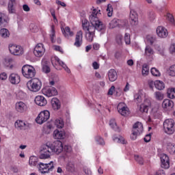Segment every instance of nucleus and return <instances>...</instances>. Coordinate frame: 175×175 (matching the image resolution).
<instances>
[{"mask_svg":"<svg viewBox=\"0 0 175 175\" xmlns=\"http://www.w3.org/2000/svg\"><path fill=\"white\" fill-rule=\"evenodd\" d=\"M82 28L83 31L85 32V39L88 42L90 43L94 42V38H95V30L98 31H103L104 29L95 27L94 25H90V23L86 20L82 21Z\"/></svg>","mask_w":175,"mask_h":175,"instance_id":"1","label":"nucleus"},{"mask_svg":"<svg viewBox=\"0 0 175 175\" xmlns=\"http://www.w3.org/2000/svg\"><path fill=\"white\" fill-rule=\"evenodd\" d=\"M100 12V10H98L96 8H94L92 12L91 15L89 16V21L90 22V24L92 25H94L95 27H96L98 29H100V28H103L105 29V26L103 25V23L99 20V18H98V14Z\"/></svg>","mask_w":175,"mask_h":175,"instance_id":"2","label":"nucleus"},{"mask_svg":"<svg viewBox=\"0 0 175 175\" xmlns=\"http://www.w3.org/2000/svg\"><path fill=\"white\" fill-rule=\"evenodd\" d=\"M27 87L29 91L38 92L42 88V81L38 78L32 79L27 83Z\"/></svg>","mask_w":175,"mask_h":175,"instance_id":"3","label":"nucleus"},{"mask_svg":"<svg viewBox=\"0 0 175 175\" xmlns=\"http://www.w3.org/2000/svg\"><path fill=\"white\" fill-rule=\"evenodd\" d=\"M22 75H23L24 77H26V79H32L35 77L36 70H35V68L32 66L25 65L22 68Z\"/></svg>","mask_w":175,"mask_h":175,"instance_id":"4","label":"nucleus"},{"mask_svg":"<svg viewBox=\"0 0 175 175\" xmlns=\"http://www.w3.org/2000/svg\"><path fill=\"white\" fill-rule=\"evenodd\" d=\"M175 122L173 119H166L163 122L164 131L167 135H173L174 133Z\"/></svg>","mask_w":175,"mask_h":175,"instance_id":"5","label":"nucleus"},{"mask_svg":"<svg viewBox=\"0 0 175 175\" xmlns=\"http://www.w3.org/2000/svg\"><path fill=\"white\" fill-rule=\"evenodd\" d=\"M143 124L140 122H136L133 127V133L131 135V138L132 140H136L137 139V136L139 135H142L143 133Z\"/></svg>","mask_w":175,"mask_h":175,"instance_id":"6","label":"nucleus"},{"mask_svg":"<svg viewBox=\"0 0 175 175\" xmlns=\"http://www.w3.org/2000/svg\"><path fill=\"white\" fill-rule=\"evenodd\" d=\"M38 169L42 174L50 173L54 169V163L53 161H51L49 163H40Z\"/></svg>","mask_w":175,"mask_h":175,"instance_id":"7","label":"nucleus"},{"mask_svg":"<svg viewBox=\"0 0 175 175\" xmlns=\"http://www.w3.org/2000/svg\"><path fill=\"white\" fill-rule=\"evenodd\" d=\"M50 118V111L48 110H45L43 111H41L38 117L36 119V121L37 124H40V125H42V124H44L46 121H47Z\"/></svg>","mask_w":175,"mask_h":175,"instance_id":"8","label":"nucleus"},{"mask_svg":"<svg viewBox=\"0 0 175 175\" xmlns=\"http://www.w3.org/2000/svg\"><path fill=\"white\" fill-rule=\"evenodd\" d=\"M8 48L10 53L13 55H23L24 54V49L20 45L10 44Z\"/></svg>","mask_w":175,"mask_h":175,"instance_id":"9","label":"nucleus"},{"mask_svg":"<svg viewBox=\"0 0 175 175\" xmlns=\"http://www.w3.org/2000/svg\"><path fill=\"white\" fill-rule=\"evenodd\" d=\"M53 152L49 145H44L40 151V159H49L51 157Z\"/></svg>","mask_w":175,"mask_h":175,"instance_id":"10","label":"nucleus"},{"mask_svg":"<svg viewBox=\"0 0 175 175\" xmlns=\"http://www.w3.org/2000/svg\"><path fill=\"white\" fill-rule=\"evenodd\" d=\"M49 148L51 149L52 153L55 152V154H61L64 150V146L61 141H56L54 142V144L49 145Z\"/></svg>","mask_w":175,"mask_h":175,"instance_id":"11","label":"nucleus"},{"mask_svg":"<svg viewBox=\"0 0 175 175\" xmlns=\"http://www.w3.org/2000/svg\"><path fill=\"white\" fill-rule=\"evenodd\" d=\"M51 63L53 66H55V65H59V66H62V68H63V69H64V70L67 73H70V69H69V68H68V66H66V64L64 62L61 61V59H59L58 57L55 56L52 57Z\"/></svg>","mask_w":175,"mask_h":175,"instance_id":"12","label":"nucleus"},{"mask_svg":"<svg viewBox=\"0 0 175 175\" xmlns=\"http://www.w3.org/2000/svg\"><path fill=\"white\" fill-rule=\"evenodd\" d=\"M42 94H44L45 96L50 98L51 96H55L58 95V91L54 87H46L42 89Z\"/></svg>","mask_w":175,"mask_h":175,"instance_id":"13","label":"nucleus"},{"mask_svg":"<svg viewBox=\"0 0 175 175\" xmlns=\"http://www.w3.org/2000/svg\"><path fill=\"white\" fill-rule=\"evenodd\" d=\"M118 111L124 117H126V116L129 115V108L126 106V105L124 103H120L118 105Z\"/></svg>","mask_w":175,"mask_h":175,"instance_id":"14","label":"nucleus"},{"mask_svg":"<svg viewBox=\"0 0 175 175\" xmlns=\"http://www.w3.org/2000/svg\"><path fill=\"white\" fill-rule=\"evenodd\" d=\"M160 159L161 162V166L163 169H169L170 167V161L166 154H161Z\"/></svg>","mask_w":175,"mask_h":175,"instance_id":"15","label":"nucleus"},{"mask_svg":"<svg viewBox=\"0 0 175 175\" xmlns=\"http://www.w3.org/2000/svg\"><path fill=\"white\" fill-rule=\"evenodd\" d=\"M44 47L43 46V44H38L33 50V54L36 57H38V58L40 57H42V55L44 54Z\"/></svg>","mask_w":175,"mask_h":175,"instance_id":"16","label":"nucleus"},{"mask_svg":"<svg viewBox=\"0 0 175 175\" xmlns=\"http://www.w3.org/2000/svg\"><path fill=\"white\" fill-rule=\"evenodd\" d=\"M28 109L27 104L23 101H18L15 104V110L18 113H25V111Z\"/></svg>","mask_w":175,"mask_h":175,"instance_id":"17","label":"nucleus"},{"mask_svg":"<svg viewBox=\"0 0 175 175\" xmlns=\"http://www.w3.org/2000/svg\"><path fill=\"white\" fill-rule=\"evenodd\" d=\"M81 44H83V31L80 30L77 32L75 36L74 46H75V47H81Z\"/></svg>","mask_w":175,"mask_h":175,"instance_id":"18","label":"nucleus"},{"mask_svg":"<svg viewBox=\"0 0 175 175\" xmlns=\"http://www.w3.org/2000/svg\"><path fill=\"white\" fill-rule=\"evenodd\" d=\"M29 126V124L25 123L23 120H16L15 122V128L19 131H25Z\"/></svg>","mask_w":175,"mask_h":175,"instance_id":"19","label":"nucleus"},{"mask_svg":"<svg viewBox=\"0 0 175 175\" xmlns=\"http://www.w3.org/2000/svg\"><path fill=\"white\" fill-rule=\"evenodd\" d=\"M149 106H151V101L149 99H146L144 103L139 106V111L141 113H148Z\"/></svg>","mask_w":175,"mask_h":175,"instance_id":"20","label":"nucleus"},{"mask_svg":"<svg viewBox=\"0 0 175 175\" xmlns=\"http://www.w3.org/2000/svg\"><path fill=\"white\" fill-rule=\"evenodd\" d=\"M156 32L159 38H166L168 35L167 29L162 26H159Z\"/></svg>","mask_w":175,"mask_h":175,"instance_id":"21","label":"nucleus"},{"mask_svg":"<svg viewBox=\"0 0 175 175\" xmlns=\"http://www.w3.org/2000/svg\"><path fill=\"white\" fill-rule=\"evenodd\" d=\"M34 102L38 106H46L47 105V100L43 96H37L35 98Z\"/></svg>","mask_w":175,"mask_h":175,"instance_id":"22","label":"nucleus"},{"mask_svg":"<svg viewBox=\"0 0 175 175\" xmlns=\"http://www.w3.org/2000/svg\"><path fill=\"white\" fill-rule=\"evenodd\" d=\"M130 19L131 20V23L133 25H137L138 15H137V12H136L135 10H130Z\"/></svg>","mask_w":175,"mask_h":175,"instance_id":"23","label":"nucleus"},{"mask_svg":"<svg viewBox=\"0 0 175 175\" xmlns=\"http://www.w3.org/2000/svg\"><path fill=\"white\" fill-rule=\"evenodd\" d=\"M118 77V75H117V71L114 69H110L108 71V79L109 81H116Z\"/></svg>","mask_w":175,"mask_h":175,"instance_id":"24","label":"nucleus"},{"mask_svg":"<svg viewBox=\"0 0 175 175\" xmlns=\"http://www.w3.org/2000/svg\"><path fill=\"white\" fill-rule=\"evenodd\" d=\"M9 80L11 84H18V83L21 81L20 76L14 73L10 75Z\"/></svg>","mask_w":175,"mask_h":175,"instance_id":"25","label":"nucleus"},{"mask_svg":"<svg viewBox=\"0 0 175 175\" xmlns=\"http://www.w3.org/2000/svg\"><path fill=\"white\" fill-rule=\"evenodd\" d=\"M52 109L54 110H59L61 109V102L57 98H53L51 100Z\"/></svg>","mask_w":175,"mask_h":175,"instance_id":"26","label":"nucleus"},{"mask_svg":"<svg viewBox=\"0 0 175 175\" xmlns=\"http://www.w3.org/2000/svg\"><path fill=\"white\" fill-rule=\"evenodd\" d=\"M174 106V103L172 100L170 99H165L162 103V107L165 109L166 110H170Z\"/></svg>","mask_w":175,"mask_h":175,"instance_id":"27","label":"nucleus"},{"mask_svg":"<svg viewBox=\"0 0 175 175\" xmlns=\"http://www.w3.org/2000/svg\"><path fill=\"white\" fill-rule=\"evenodd\" d=\"M62 31L66 39H69V38H72L75 35V33L70 30V27H66L64 29H62Z\"/></svg>","mask_w":175,"mask_h":175,"instance_id":"28","label":"nucleus"},{"mask_svg":"<svg viewBox=\"0 0 175 175\" xmlns=\"http://www.w3.org/2000/svg\"><path fill=\"white\" fill-rule=\"evenodd\" d=\"M53 137L56 139H65V131H59L58 130H55L53 132Z\"/></svg>","mask_w":175,"mask_h":175,"instance_id":"29","label":"nucleus"},{"mask_svg":"<svg viewBox=\"0 0 175 175\" xmlns=\"http://www.w3.org/2000/svg\"><path fill=\"white\" fill-rule=\"evenodd\" d=\"M14 5H16V0H10L8 2V12L11 14L13 13H16V8H14Z\"/></svg>","mask_w":175,"mask_h":175,"instance_id":"30","label":"nucleus"},{"mask_svg":"<svg viewBox=\"0 0 175 175\" xmlns=\"http://www.w3.org/2000/svg\"><path fill=\"white\" fill-rule=\"evenodd\" d=\"M0 35L3 39H8L10 36V32L8 29H1L0 30Z\"/></svg>","mask_w":175,"mask_h":175,"instance_id":"31","label":"nucleus"},{"mask_svg":"<svg viewBox=\"0 0 175 175\" xmlns=\"http://www.w3.org/2000/svg\"><path fill=\"white\" fill-rule=\"evenodd\" d=\"M66 170L67 172H70V173H75V172H76L75 163L72 161H69L66 165Z\"/></svg>","mask_w":175,"mask_h":175,"instance_id":"32","label":"nucleus"},{"mask_svg":"<svg viewBox=\"0 0 175 175\" xmlns=\"http://www.w3.org/2000/svg\"><path fill=\"white\" fill-rule=\"evenodd\" d=\"M167 150L170 154H174L175 153V144L171 142L167 143Z\"/></svg>","mask_w":175,"mask_h":175,"instance_id":"33","label":"nucleus"},{"mask_svg":"<svg viewBox=\"0 0 175 175\" xmlns=\"http://www.w3.org/2000/svg\"><path fill=\"white\" fill-rule=\"evenodd\" d=\"M38 162H39V159L35 156H31L29 158V163L30 166H36L38 165Z\"/></svg>","mask_w":175,"mask_h":175,"instance_id":"34","label":"nucleus"},{"mask_svg":"<svg viewBox=\"0 0 175 175\" xmlns=\"http://www.w3.org/2000/svg\"><path fill=\"white\" fill-rule=\"evenodd\" d=\"M154 86L157 90L161 91L165 88V83L161 81H154Z\"/></svg>","mask_w":175,"mask_h":175,"instance_id":"35","label":"nucleus"},{"mask_svg":"<svg viewBox=\"0 0 175 175\" xmlns=\"http://www.w3.org/2000/svg\"><path fill=\"white\" fill-rule=\"evenodd\" d=\"M109 125L112 129L116 131V132H120V129H118V126H117V123L116 122V120L112 119L109 122Z\"/></svg>","mask_w":175,"mask_h":175,"instance_id":"36","label":"nucleus"},{"mask_svg":"<svg viewBox=\"0 0 175 175\" xmlns=\"http://www.w3.org/2000/svg\"><path fill=\"white\" fill-rule=\"evenodd\" d=\"M145 54L147 57H151V55H154V50L150 46H146L145 49Z\"/></svg>","mask_w":175,"mask_h":175,"instance_id":"37","label":"nucleus"},{"mask_svg":"<svg viewBox=\"0 0 175 175\" xmlns=\"http://www.w3.org/2000/svg\"><path fill=\"white\" fill-rule=\"evenodd\" d=\"M142 92H143V90H140L138 91L137 93L134 94L135 100H137V102H139V103H140V102H142Z\"/></svg>","mask_w":175,"mask_h":175,"instance_id":"38","label":"nucleus"},{"mask_svg":"<svg viewBox=\"0 0 175 175\" xmlns=\"http://www.w3.org/2000/svg\"><path fill=\"white\" fill-rule=\"evenodd\" d=\"M51 33H50V38L52 43H54L55 42V29H54V25L51 26Z\"/></svg>","mask_w":175,"mask_h":175,"instance_id":"39","label":"nucleus"},{"mask_svg":"<svg viewBox=\"0 0 175 175\" xmlns=\"http://www.w3.org/2000/svg\"><path fill=\"white\" fill-rule=\"evenodd\" d=\"M154 95L157 100H162L164 98V95L162 92H155Z\"/></svg>","mask_w":175,"mask_h":175,"instance_id":"40","label":"nucleus"},{"mask_svg":"<svg viewBox=\"0 0 175 175\" xmlns=\"http://www.w3.org/2000/svg\"><path fill=\"white\" fill-rule=\"evenodd\" d=\"M55 125L59 129L64 128V120L62 119H56L55 121Z\"/></svg>","mask_w":175,"mask_h":175,"instance_id":"41","label":"nucleus"},{"mask_svg":"<svg viewBox=\"0 0 175 175\" xmlns=\"http://www.w3.org/2000/svg\"><path fill=\"white\" fill-rule=\"evenodd\" d=\"M116 27H118V19L113 18L109 23V28H111V29H113V28H116Z\"/></svg>","mask_w":175,"mask_h":175,"instance_id":"42","label":"nucleus"},{"mask_svg":"<svg viewBox=\"0 0 175 175\" xmlns=\"http://www.w3.org/2000/svg\"><path fill=\"white\" fill-rule=\"evenodd\" d=\"M128 25V21L126 20H120L118 19V27L119 28H124Z\"/></svg>","mask_w":175,"mask_h":175,"instance_id":"43","label":"nucleus"},{"mask_svg":"<svg viewBox=\"0 0 175 175\" xmlns=\"http://www.w3.org/2000/svg\"><path fill=\"white\" fill-rule=\"evenodd\" d=\"M148 73H150V68L147 64H144L142 66V75L144 76H148Z\"/></svg>","mask_w":175,"mask_h":175,"instance_id":"44","label":"nucleus"},{"mask_svg":"<svg viewBox=\"0 0 175 175\" xmlns=\"http://www.w3.org/2000/svg\"><path fill=\"white\" fill-rule=\"evenodd\" d=\"M150 72L152 73V76H155L156 77H159V76H161V72L156 68H152Z\"/></svg>","mask_w":175,"mask_h":175,"instance_id":"45","label":"nucleus"},{"mask_svg":"<svg viewBox=\"0 0 175 175\" xmlns=\"http://www.w3.org/2000/svg\"><path fill=\"white\" fill-rule=\"evenodd\" d=\"M167 96L170 99H174V98H175V89L174 88H172V89L167 90Z\"/></svg>","mask_w":175,"mask_h":175,"instance_id":"46","label":"nucleus"},{"mask_svg":"<svg viewBox=\"0 0 175 175\" xmlns=\"http://www.w3.org/2000/svg\"><path fill=\"white\" fill-rule=\"evenodd\" d=\"M134 158H135V160L136 161V162H137L139 165L144 164V159H143L142 157H140L139 155H135Z\"/></svg>","mask_w":175,"mask_h":175,"instance_id":"47","label":"nucleus"},{"mask_svg":"<svg viewBox=\"0 0 175 175\" xmlns=\"http://www.w3.org/2000/svg\"><path fill=\"white\" fill-rule=\"evenodd\" d=\"M168 73L170 76L175 77V65H172L169 68Z\"/></svg>","mask_w":175,"mask_h":175,"instance_id":"48","label":"nucleus"},{"mask_svg":"<svg viewBox=\"0 0 175 175\" xmlns=\"http://www.w3.org/2000/svg\"><path fill=\"white\" fill-rule=\"evenodd\" d=\"M107 12L108 17H111V16H113V7L111 6V4L107 5Z\"/></svg>","mask_w":175,"mask_h":175,"instance_id":"49","label":"nucleus"},{"mask_svg":"<svg viewBox=\"0 0 175 175\" xmlns=\"http://www.w3.org/2000/svg\"><path fill=\"white\" fill-rule=\"evenodd\" d=\"M114 142H117L118 143H121L122 144H126V141H125V139L124 137H115L113 138Z\"/></svg>","mask_w":175,"mask_h":175,"instance_id":"50","label":"nucleus"},{"mask_svg":"<svg viewBox=\"0 0 175 175\" xmlns=\"http://www.w3.org/2000/svg\"><path fill=\"white\" fill-rule=\"evenodd\" d=\"M30 31L32 32L36 33L39 31V27H38V25L35 24H31L30 25Z\"/></svg>","mask_w":175,"mask_h":175,"instance_id":"51","label":"nucleus"},{"mask_svg":"<svg viewBox=\"0 0 175 175\" xmlns=\"http://www.w3.org/2000/svg\"><path fill=\"white\" fill-rule=\"evenodd\" d=\"M124 42L126 44H131V36L128 33L124 35Z\"/></svg>","mask_w":175,"mask_h":175,"instance_id":"52","label":"nucleus"},{"mask_svg":"<svg viewBox=\"0 0 175 175\" xmlns=\"http://www.w3.org/2000/svg\"><path fill=\"white\" fill-rule=\"evenodd\" d=\"M50 67L47 65L42 64V72L44 73H50Z\"/></svg>","mask_w":175,"mask_h":175,"instance_id":"53","label":"nucleus"},{"mask_svg":"<svg viewBox=\"0 0 175 175\" xmlns=\"http://www.w3.org/2000/svg\"><path fill=\"white\" fill-rule=\"evenodd\" d=\"M96 142H97V143L98 144H100L101 146H103V144H105V141L103 139L102 137L100 136L96 137Z\"/></svg>","mask_w":175,"mask_h":175,"instance_id":"54","label":"nucleus"},{"mask_svg":"<svg viewBox=\"0 0 175 175\" xmlns=\"http://www.w3.org/2000/svg\"><path fill=\"white\" fill-rule=\"evenodd\" d=\"M146 40L150 44H154V42H155V38L151 36H148L146 37Z\"/></svg>","mask_w":175,"mask_h":175,"instance_id":"55","label":"nucleus"},{"mask_svg":"<svg viewBox=\"0 0 175 175\" xmlns=\"http://www.w3.org/2000/svg\"><path fill=\"white\" fill-rule=\"evenodd\" d=\"M167 18L171 24H174V17L171 14H167Z\"/></svg>","mask_w":175,"mask_h":175,"instance_id":"56","label":"nucleus"},{"mask_svg":"<svg viewBox=\"0 0 175 175\" xmlns=\"http://www.w3.org/2000/svg\"><path fill=\"white\" fill-rule=\"evenodd\" d=\"M53 50L55 51H59L62 54H64V50H62V48L59 46L55 45L53 46Z\"/></svg>","mask_w":175,"mask_h":175,"instance_id":"57","label":"nucleus"},{"mask_svg":"<svg viewBox=\"0 0 175 175\" xmlns=\"http://www.w3.org/2000/svg\"><path fill=\"white\" fill-rule=\"evenodd\" d=\"M148 17L150 21H153L155 19V14L153 12H150L148 14Z\"/></svg>","mask_w":175,"mask_h":175,"instance_id":"58","label":"nucleus"},{"mask_svg":"<svg viewBox=\"0 0 175 175\" xmlns=\"http://www.w3.org/2000/svg\"><path fill=\"white\" fill-rule=\"evenodd\" d=\"M116 42L118 44H121L122 43V36L119 35L116 36Z\"/></svg>","mask_w":175,"mask_h":175,"instance_id":"59","label":"nucleus"},{"mask_svg":"<svg viewBox=\"0 0 175 175\" xmlns=\"http://www.w3.org/2000/svg\"><path fill=\"white\" fill-rule=\"evenodd\" d=\"M170 54H175V44H172L170 47Z\"/></svg>","mask_w":175,"mask_h":175,"instance_id":"60","label":"nucleus"},{"mask_svg":"<svg viewBox=\"0 0 175 175\" xmlns=\"http://www.w3.org/2000/svg\"><path fill=\"white\" fill-rule=\"evenodd\" d=\"M6 79H8V74H6V72H2L0 74L1 80H6Z\"/></svg>","mask_w":175,"mask_h":175,"instance_id":"61","label":"nucleus"},{"mask_svg":"<svg viewBox=\"0 0 175 175\" xmlns=\"http://www.w3.org/2000/svg\"><path fill=\"white\" fill-rule=\"evenodd\" d=\"M115 90L116 87H114V85H112L108 91V95H113V92H114Z\"/></svg>","mask_w":175,"mask_h":175,"instance_id":"62","label":"nucleus"},{"mask_svg":"<svg viewBox=\"0 0 175 175\" xmlns=\"http://www.w3.org/2000/svg\"><path fill=\"white\" fill-rule=\"evenodd\" d=\"M64 150L66 152H72V146H65Z\"/></svg>","mask_w":175,"mask_h":175,"instance_id":"63","label":"nucleus"},{"mask_svg":"<svg viewBox=\"0 0 175 175\" xmlns=\"http://www.w3.org/2000/svg\"><path fill=\"white\" fill-rule=\"evenodd\" d=\"M155 175H166V174L165 173V170H159L156 172Z\"/></svg>","mask_w":175,"mask_h":175,"instance_id":"64","label":"nucleus"}]
</instances>
